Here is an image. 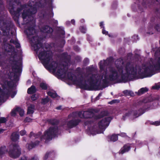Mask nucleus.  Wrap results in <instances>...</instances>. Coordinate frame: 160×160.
<instances>
[{"mask_svg": "<svg viewBox=\"0 0 160 160\" xmlns=\"http://www.w3.org/2000/svg\"><path fill=\"white\" fill-rule=\"evenodd\" d=\"M27 12H25V11L22 14V17L24 20H25L26 18H27V17H28V18H29V16H27Z\"/></svg>", "mask_w": 160, "mask_h": 160, "instance_id": "nucleus-27", "label": "nucleus"}, {"mask_svg": "<svg viewBox=\"0 0 160 160\" xmlns=\"http://www.w3.org/2000/svg\"><path fill=\"white\" fill-rule=\"evenodd\" d=\"M49 153H47L45 155L44 157V159H46L48 157V156H49Z\"/></svg>", "mask_w": 160, "mask_h": 160, "instance_id": "nucleus-37", "label": "nucleus"}, {"mask_svg": "<svg viewBox=\"0 0 160 160\" xmlns=\"http://www.w3.org/2000/svg\"><path fill=\"white\" fill-rule=\"evenodd\" d=\"M103 61L99 63L101 76L98 75L90 74L87 77L83 78L81 75L76 77L71 73H67V67L52 62V72L59 77L64 78L81 88L88 90H93L94 86L98 82H105L109 80H116L118 82H125L129 74H134L137 72L130 63L124 65L122 60L115 62L116 69L109 68L106 70H104Z\"/></svg>", "mask_w": 160, "mask_h": 160, "instance_id": "nucleus-1", "label": "nucleus"}, {"mask_svg": "<svg viewBox=\"0 0 160 160\" xmlns=\"http://www.w3.org/2000/svg\"><path fill=\"white\" fill-rule=\"evenodd\" d=\"M7 152L6 148L5 147L0 148V155H2Z\"/></svg>", "mask_w": 160, "mask_h": 160, "instance_id": "nucleus-19", "label": "nucleus"}, {"mask_svg": "<svg viewBox=\"0 0 160 160\" xmlns=\"http://www.w3.org/2000/svg\"><path fill=\"white\" fill-rule=\"evenodd\" d=\"M18 108L13 109L12 112L11 113V114L12 116H15L17 112H18Z\"/></svg>", "mask_w": 160, "mask_h": 160, "instance_id": "nucleus-23", "label": "nucleus"}, {"mask_svg": "<svg viewBox=\"0 0 160 160\" xmlns=\"http://www.w3.org/2000/svg\"><path fill=\"white\" fill-rule=\"evenodd\" d=\"M57 109H60V108H57Z\"/></svg>", "mask_w": 160, "mask_h": 160, "instance_id": "nucleus-49", "label": "nucleus"}, {"mask_svg": "<svg viewBox=\"0 0 160 160\" xmlns=\"http://www.w3.org/2000/svg\"><path fill=\"white\" fill-rule=\"evenodd\" d=\"M25 120L26 122H31L32 121V120L31 118H26Z\"/></svg>", "mask_w": 160, "mask_h": 160, "instance_id": "nucleus-35", "label": "nucleus"}, {"mask_svg": "<svg viewBox=\"0 0 160 160\" xmlns=\"http://www.w3.org/2000/svg\"><path fill=\"white\" fill-rule=\"evenodd\" d=\"M148 91V89L146 87L143 88L139 89L137 93L138 95H141L147 92Z\"/></svg>", "mask_w": 160, "mask_h": 160, "instance_id": "nucleus-13", "label": "nucleus"}, {"mask_svg": "<svg viewBox=\"0 0 160 160\" xmlns=\"http://www.w3.org/2000/svg\"><path fill=\"white\" fill-rule=\"evenodd\" d=\"M19 136L16 133H13L11 136V139L13 141H16L19 139Z\"/></svg>", "mask_w": 160, "mask_h": 160, "instance_id": "nucleus-14", "label": "nucleus"}, {"mask_svg": "<svg viewBox=\"0 0 160 160\" xmlns=\"http://www.w3.org/2000/svg\"><path fill=\"white\" fill-rule=\"evenodd\" d=\"M25 32L27 33L28 36L32 34L33 32H34V30L33 28H31L26 30Z\"/></svg>", "mask_w": 160, "mask_h": 160, "instance_id": "nucleus-18", "label": "nucleus"}, {"mask_svg": "<svg viewBox=\"0 0 160 160\" xmlns=\"http://www.w3.org/2000/svg\"><path fill=\"white\" fill-rule=\"evenodd\" d=\"M71 22L72 24H74L75 23V21L73 20H72L71 21Z\"/></svg>", "mask_w": 160, "mask_h": 160, "instance_id": "nucleus-43", "label": "nucleus"}, {"mask_svg": "<svg viewBox=\"0 0 160 160\" xmlns=\"http://www.w3.org/2000/svg\"><path fill=\"white\" fill-rule=\"evenodd\" d=\"M81 31L83 33H85L86 32V29L84 27H82L80 29Z\"/></svg>", "mask_w": 160, "mask_h": 160, "instance_id": "nucleus-32", "label": "nucleus"}, {"mask_svg": "<svg viewBox=\"0 0 160 160\" xmlns=\"http://www.w3.org/2000/svg\"><path fill=\"white\" fill-rule=\"evenodd\" d=\"M118 102V100H114L112 101L111 103L112 104V103H115Z\"/></svg>", "mask_w": 160, "mask_h": 160, "instance_id": "nucleus-38", "label": "nucleus"}, {"mask_svg": "<svg viewBox=\"0 0 160 160\" xmlns=\"http://www.w3.org/2000/svg\"><path fill=\"white\" fill-rule=\"evenodd\" d=\"M130 147L128 145H125L120 151L119 153L121 154H123V153L128 151Z\"/></svg>", "mask_w": 160, "mask_h": 160, "instance_id": "nucleus-11", "label": "nucleus"}, {"mask_svg": "<svg viewBox=\"0 0 160 160\" xmlns=\"http://www.w3.org/2000/svg\"><path fill=\"white\" fill-rule=\"evenodd\" d=\"M4 131V130L3 129H0V133Z\"/></svg>", "mask_w": 160, "mask_h": 160, "instance_id": "nucleus-41", "label": "nucleus"}, {"mask_svg": "<svg viewBox=\"0 0 160 160\" xmlns=\"http://www.w3.org/2000/svg\"><path fill=\"white\" fill-rule=\"evenodd\" d=\"M102 33L103 34H105L106 35L108 33V32L106 31L104 29H103L102 31Z\"/></svg>", "mask_w": 160, "mask_h": 160, "instance_id": "nucleus-36", "label": "nucleus"}, {"mask_svg": "<svg viewBox=\"0 0 160 160\" xmlns=\"http://www.w3.org/2000/svg\"><path fill=\"white\" fill-rule=\"evenodd\" d=\"M49 101V99L48 97L46 98L42 99V103L43 104H45L47 102H48Z\"/></svg>", "mask_w": 160, "mask_h": 160, "instance_id": "nucleus-26", "label": "nucleus"}, {"mask_svg": "<svg viewBox=\"0 0 160 160\" xmlns=\"http://www.w3.org/2000/svg\"><path fill=\"white\" fill-rule=\"evenodd\" d=\"M140 115L139 114H138L137 113L135 112L134 111H131L125 114V116H132L133 118H134L138 117Z\"/></svg>", "mask_w": 160, "mask_h": 160, "instance_id": "nucleus-8", "label": "nucleus"}, {"mask_svg": "<svg viewBox=\"0 0 160 160\" xmlns=\"http://www.w3.org/2000/svg\"><path fill=\"white\" fill-rule=\"evenodd\" d=\"M36 91L35 87L33 86H32L28 89V94H31L35 92Z\"/></svg>", "mask_w": 160, "mask_h": 160, "instance_id": "nucleus-16", "label": "nucleus"}, {"mask_svg": "<svg viewBox=\"0 0 160 160\" xmlns=\"http://www.w3.org/2000/svg\"><path fill=\"white\" fill-rule=\"evenodd\" d=\"M42 31L45 32L50 33L52 31V29L48 26H45Z\"/></svg>", "mask_w": 160, "mask_h": 160, "instance_id": "nucleus-15", "label": "nucleus"}, {"mask_svg": "<svg viewBox=\"0 0 160 160\" xmlns=\"http://www.w3.org/2000/svg\"><path fill=\"white\" fill-rule=\"evenodd\" d=\"M158 28H156V29L158 31L160 28H159V27H158Z\"/></svg>", "mask_w": 160, "mask_h": 160, "instance_id": "nucleus-45", "label": "nucleus"}, {"mask_svg": "<svg viewBox=\"0 0 160 160\" xmlns=\"http://www.w3.org/2000/svg\"><path fill=\"white\" fill-rule=\"evenodd\" d=\"M26 133V132L24 130H22L20 132V134L21 136H23Z\"/></svg>", "mask_w": 160, "mask_h": 160, "instance_id": "nucleus-33", "label": "nucleus"}, {"mask_svg": "<svg viewBox=\"0 0 160 160\" xmlns=\"http://www.w3.org/2000/svg\"><path fill=\"white\" fill-rule=\"evenodd\" d=\"M128 93L130 94L131 95H132H132L134 94L131 91H128Z\"/></svg>", "mask_w": 160, "mask_h": 160, "instance_id": "nucleus-40", "label": "nucleus"}, {"mask_svg": "<svg viewBox=\"0 0 160 160\" xmlns=\"http://www.w3.org/2000/svg\"><path fill=\"white\" fill-rule=\"evenodd\" d=\"M32 100L34 101L37 99V97H36L35 95H33L31 97Z\"/></svg>", "mask_w": 160, "mask_h": 160, "instance_id": "nucleus-34", "label": "nucleus"}, {"mask_svg": "<svg viewBox=\"0 0 160 160\" xmlns=\"http://www.w3.org/2000/svg\"><path fill=\"white\" fill-rule=\"evenodd\" d=\"M22 69V63L21 61L17 63L16 65L13 67V70L15 71L16 73L19 74L21 71Z\"/></svg>", "mask_w": 160, "mask_h": 160, "instance_id": "nucleus-7", "label": "nucleus"}, {"mask_svg": "<svg viewBox=\"0 0 160 160\" xmlns=\"http://www.w3.org/2000/svg\"><path fill=\"white\" fill-rule=\"evenodd\" d=\"M103 22H101L100 23V27H102V26H103Z\"/></svg>", "mask_w": 160, "mask_h": 160, "instance_id": "nucleus-42", "label": "nucleus"}, {"mask_svg": "<svg viewBox=\"0 0 160 160\" xmlns=\"http://www.w3.org/2000/svg\"><path fill=\"white\" fill-rule=\"evenodd\" d=\"M36 8H32L31 9V10H30V12H28V15H30L32 14H33L36 13Z\"/></svg>", "mask_w": 160, "mask_h": 160, "instance_id": "nucleus-20", "label": "nucleus"}, {"mask_svg": "<svg viewBox=\"0 0 160 160\" xmlns=\"http://www.w3.org/2000/svg\"><path fill=\"white\" fill-rule=\"evenodd\" d=\"M40 87L44 89H46L47 88V85L44 83L42 82L40 84Z\"/></svg>", "mask_w": 160, "mask_h": 160, "instance_id": "nucleus-25", "label": "nucleus"}, {"mask_svg": "<svg viewBox=\"0 0 160 160\" xmlns=\"http://www.w3.org/2000/svg\"><path fill=\"white\" fill-rule=\"evenodd\" d=\"M37 144L33 145L32 143H31L30 144H28L27 146V147L28 149H31L33 148Z\"/></svg>", "mask_w": 160, "mask_h": 160, "instance_id": "nucleus-28", "label": "nucleus"}, {"mask_svg": "<svg viewBox=\"0 0 160 160\" xmlns=\"http://www.w3.org/2000/svg\"><path fill=\"white\" fill-rule=\"evenodd\" d=\"M160 68V57L156 58L155 61H150L143 65L142 68L139 69L138 73L143 78L151 76V72L153 70H158Z\"/></svg>", "mask_w": 160, "mask_h": 160, "instance_id": "nucleus-2", "label": "nucleus"}, {"mask_svg": "<svg viewBox=\"0 0 160 160\" xmlns=\"http://www.w3.org/2000/svg\"><path fill=\"white\" fill-rule=\"evenodd\" d=\"M18 112H19L20 116H23L24 114V111L19 108H18Z\"/></svg>", "mask_w": 160, "mask_h": 160, "instance_id": "nucleus-21", "label": "nucleus"}, {"mask_svg": "<svg viewBox=\"0 0 160 160\" xmlns=\"http://www.w3.org/2000/svg\"><path fill=\"white\" fill-rule=\"evenodd\" d=\"M47 93L48 95L50 96L52 98H58V95L53 90H50V91L48 92Z\"/></svg>", "mask_w": 160, "mask_h": 160, "instance_id": "nucleus-12", "label": "nucleus"}, {"mask_svg": "<svg viewBox=\"0 0 160 160\" xmlns=\"http://www.w3.org/2000/svg\"><path fill=\"white\" fill-rule=\"evenodd\" d=\"M4 95L2 94V93L1 89H0V102L2 101V98L4 97Z\"/></svg>", "mask_w": 160, "mask_h": 160, "instance_id": "nucleus-31", "label": "nucleus"}, {"mask_svg": "<svg viewBox=\"0 0 160 160\" xmlns=\"http://www.w3.org/2000/svg\"><path fill=\"white\" fill-rule=\"evenodd\" d=\"M11 74H13V73H11Z\"/></svg>", "mask_w": 160, "mask_h": 160, "instance_id": "nucleus-51", "label": "nucleus"}, {"mask_svg": "<svg viewBox=\"0 0 160 160\" xmlns=\"http://www.w3.org/2000/svg\"><path fill=\"white\" fill-rule=\"evenodd\" d=\"M88 123H87V122H86L85 123V124L86 125L88 124Z\"/></svg>", "mask_w": 160, "mask_h": 160, "instance_id": "nucleus-47", "label": "nucleus"}, {"mask_svg": "<svg viewBox=\"0 0 160 160\" xmlns=\"http://www.w3.org/2000/svg\"><path fill=\"white\" fill-rule=\"evenodd\" d=\"M58 133L59 130L57 126H52L45 131L43 136L41 137L40 135H36L35 137L37 138L40 137L42 140L44 139L46 140H48L51 139L53 136Z\"/></svg>", "mask_w": 160, "mask_h": 160, "instance_id": "nucleus-3", "label": "nucleus"}, {"mask_svg": "<svg viewBox=\"0 0 160 160\" xmlns=\"http://www.w3.org/2000/svg\"><path fill=\"white\" fill-rule=\"evenodd\" d=\"M109 140L113 142H115L117 141L118 139V137L116 135H113L108 137Z\"/></svg>", "mask_w": 160, "mask_h": 160, "instance_id": "nucleus-17", "label": "nucleus"}, {"mask_svg": "<svg viewBox=\"0 0 160 160\" xmlns=\"http://www.w3.org/2000/svg\"><path fill=\"white\" fill-rule=\"evenodd\" d=\"M6 120L4 118H0V123H3L6 122Z\"/></svg>", "mask_w": 160, "mask_h": 160, "instance_id": "nucleus-29", "label": "nucleus"}, {"mask_svg": "<svg viewBox=\"0 0 160 160\" xmlns=\"http://www.w3.org/2000/svg\"><path fill=\"white\" fill-rule=\"evenodd\" d=\"M3 32L4 33L5 31L4 30H3Z\"/></svg>", "mask_w": 160, "mask_h": 160, "instance_id": "nucleus-48", "label": "nucleus"}, {"mask_svg": "<svg viewBox=\"0 0 160 160\" xmlns=\"http://www.w3.org/2000/svg\"><path fill=\"white\" fill-rule=\"evenodd\" d=\"M33 134V133L32 132H31L30 134V137H31L32 135Z\"/></svg>", "mask_w": 160, "mask_h": 160, "instance_id": "nucleus-46", "label": "nucleus"}, {"mask_svg": "<svg viewBox=\"0 0 160 160\" xmlns=\"http://www.w3.org/2000/svg\"><path fill=\"white\" fill-rule=\"evenodd\" d=\"M79 121H78L77 122H74L72 120L70 121L67 122V127L69 128H71L77 125L79 123Z\"/></svg>", "mask_w": 160, "mask_h": 160, "instance_id": "nucleus-9", "label": "nucleus"}, {"mask_svg": "<svg viewBox=\"0 0 160 160\" xmlns=\"http://www.w3.org/2000/svg\"><path fill=\"white\" fill-rule=\"evenodd\" d=\"M21 150L17 145H13L12 149L9 152L10 156L13 158L18 157L21 154Z\"/></svg>", "mask_w": 160, "mask_h": 160, "instance_id": "nucleus-4", "label": "nucleus"}, {"mask_svg": "<svg viewBox=\"0 0 160 160\" xmlns=\"http://www.w3.org/2000/svg\"><path fill=\"white\" fill-rule=\"evenodd\" d=\"M121 135L123 137H124L126 136V134L124 133H121Z\"/></svg>", "mask_w": 160, "mask_h": 160, "instance_id": "nucleus-39", "label": "nucleus"}, {"mask_svg": "<svg viewBox=\"0 0 160 160\" xmlns=\"http://www.w3.org/2000/svg\"><path fill=\"white\" fill-rule=\"evenodd\" d=\"M100 118V117H97V118Z\"/></svg>", "mask_w": 160, "mask_h": 160, "instance_id": "nucleus-50", "label": "nucleus"}, {"mask_svg": "<svg viewBox=\"0 0 160 160\" xmlns=\"http://www.w3.org/2000/svg\"><path fill=\"white\" fill-rule=\"evenodd\" d=\"M102 132H100L99 133H101Z\"/></svg>", "mask_w": 160, "mask_h": 160, "instance_id": "nucleus-52", "label": "nucleus"}, {"mask_svg": "<svg viewBox=\"0 0 160 160\" xmlns=\"http://www.w3.org/2000/svg\"><path fill=\"white\" fill-rule=\"evenodd\" d=\"M160 88V83L156 84L154 86L152 87V88L154 89H158Z\"/></svg>", "mask_w": 160, "mask_h": 160, "instance_id": "nucleus-22", "label": "nucleus"}, {"mask_svg": "<svg viewBox=\"0 0 160 160\" xmlns=\"http://www.w3.org/2000/svg\"><path fill=\"white\" fill-rule=\"evenodd\" d=\"M35 109V106L34 105L30 104L28 108L27 114H31L33 113Z\"/></svg>", "mask_w": 160, "mask_h": 160, "instance_id": "nucleus-10", "label": "nucleus"}, {"mask_svg": "<svg viewBox=\"0 0 160 160\" xmlns=\"http://www.w3.org/2000/svg\"><path fill=\"white\" fill-rule=\"evenodd\" d=\"M112 118L109 117H105L101 120L98 122L99 128L104 130L108 125Z\"/></svg>", "mask_w": 160, "mask_h": 160, "instance_id": "nucleus-5", "label": "nucleus"}, {"mask_svg": "<svg viewBox=\"0 0 160 160\" xmlns=\"http://www.w3.org/2000/svg\"><path fill=\"white\" fill-rule=\"evenodd\" d=\"M78 115L81 118H88L93 117V113L91 110H89L81 112L79 113Z\"/></svg>", "mask_w": 160, "mask_h": 160, "instance_id": "nucleus-6", "label": "nucleus"}, {"mask_svg": "<svg viewBox=\"0 0 160 160\" xmlns=\"http://www.w3.org/2000/svg\"><path fill=\"white\" fill-rule=\"evenodd\" d=\"M16 94V93H14L13 95H11V97L12 98H13Z\"/></svg>", "mask_w": 160, "mask_h": 160, "instance_id": "nucleus-44", "label": "nucleus"}, {"mask_svg": "<svg viewBox=\"0 0 160 160\" xmlns=\"http://www.w3.org/2000/svg\"><path fill=\"white\" fill-rule=\"evenodd\" d=\"M152 124L155 125L156 126H158L160 125V121H157L152 123Z\"/></svg>", "mask_w": 160, "mask_h": 160, "instance_id": "nucleus-30", "label": "nucleus"}, {"mask_svg": "<svg viewBox=\"0 0 160 160\" xmlns=\"http://www.w3.org/2000/svg\"><path fill=\"white\" fill-rule=\"evenodd\" d=\"M10 42L11 43H13L14 44H15L17 48H19L20 47V44L17 41H14L13 40H12L10 41Z\"/></svg>", "mask_w": 160, "mask_h": 160, "instance_id": "nucleus-24", "label": "nucleus"}]
</instances>
